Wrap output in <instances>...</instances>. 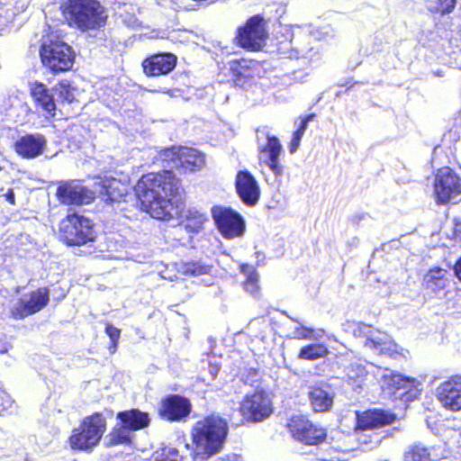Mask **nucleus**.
<instances>
[{
  "label": "nucleus",
  "mask_w": 461,
  "mask_h": 461,
  "mask_svg": "<svg viewBox=\"0 0 461 461\" xmlns=\"http://www.w3.org/2000/svg\"><path fill=\"white\" fill-rule=\"evenodd\" d=\"M179 182L171 171L149 173L143 176L134 186L135 194L140 202L141 209L151 217L169 221L171 219L194 220L202 224L205 215L195 209H184L178 199Z\"/></svg>",
  "instance_id": "f257e3e1"
},
{
  "label": "nucleus",
  "mask_w": 461,
  "mask_h": 461,
  "mask_svg": "<svg viewBox=\"0 0 461 461\" xmlns=\"http://www.w3.org/2000/svg\"><path fill=\"white\" fill-rule=\"evenodd\" d=\"M227 434V422L218 415H211L197 421L193 429L195 458L207 459L220 452Z\"/></svg>",
  "instance_id": "f03ea898"
},
{
  "label": "nucleus",
  "mask_w": 461,
  "mask_h": 461,
  "mask_svg": "<svg viewBox=\"0 0 461 461\" xmlns=\"http://www.w3.org/2000/svg\"><path fill=\"white\" fill-rule=\"evenodd\" d=\"M62 12L68 24L82 32L100 29L107 18L96 0H68L62 5Z\"/></svg>",
  "instance_id": "7ed1b4c3"
},
{
  "label": "nucleus",
  "mask_w": 461,
  "mask_h": 461,
  "mask_svg": "<svg viewBox=\"0 0 461 461\" xmlns=\"http://www.w3.org/2000/svg\"><path fill=\"white\" fill-rule=\"evenodd\" d=\"M345 332L363 339L364 347L377 355L394 357L396 345L390 337L371 325L361 321H348L343 324Z\"/></svg>",
  "instance_id": "20e7f679"
},
{
  "label": "nucleus",
  "mask_w": 461,
  "mask_h": 461,
  "mask_svg": "<svg viewBox=\"0 0 461 461\" xmlns=\"http://www.w3.org/2000/svg\"><path fill=\"white\" fill-rule=\"evenodd\" d=\"M106 418L100 412L86 417L72 430L69 444L73 449L88 451L95 447L106 430Z\"/></svg>",
  "instance_id": "39448f33"
},
{
  "label": "nucleus",
  "mask_w": 461,
  "mask_h": 461,
  "mask_svg": "<svg viewBox=\"0 0 461 461\" xmlns=\"http://www.w3.org/2000/svg\"><path fill=\"white\" fill-rule=\"evenodd\" d=\"M40 55L43 66L53 73L69 70L75 59V53L71 47L60 41H44Z\"/></svg>",
  "instance_id": "423d86ee"
},
{
  "label": "nucleus",
  "mask_w": 461,
  "mask_h": 461,
  "mask_svg": "<svg viewBox=\"0 0 461 461\" xmlns=\"http://www.w3.org/2000/svg\"><path fill=\"white\" fill-rule=\"evenodd\" d=\"M59 230L61 239L68 246H81L95 239L90 220L77 213L68 214L63 219Z\"/></svg>",
  "instance_id": "0eeeda50"
},
{
  "label": "nucleus",
  "mask_w": 461,
  "mask_h": 461,
  "mask_svg": "<svg viewBox=\"0 0 461 461\" xmlns=\"http://www.w3.org/2000/svg\"><path fill=\"white\" fill-rule=\"evenodd\" d=\"M434 195L438 203H456L461 195V179L447 167L439 168L435 176Z\"/></svg>",
  "instance_id": "6e6552de"
},
{
  "label": "nucleus",
  "mask_w": 461,
  "mask_h": 461,
  "mask_svg": "<svg viewBox=\"0 0 461 461\" xmlns=\"http://www.w3.org/2000/svg\"><path fill=\"white\" fill-rule=\"evenodd\" d=\"M159 157L164 161L173 163V167H181L185 171L194 172L201 169L204 163L203 153L193 148L172 147L162 150Z\"/></svg>",
  "instance_id": "1a4fd4ad"
},
{
  "label": "nucleus",
  "mask_w": 461,
  "mask_h": 461,
  "mask_svg": "<svg viewBox=\"0 0 461 461\" xmlns=\"http://www.w3.org/2000/svg\"><path fill=\"white\" fill-rule=\"evenodd\" d=\"M49 301V290L39 288L14 302L10 307V316L14 320H23L42 310Z\"/></svg>",
  "instance_id": "9d476101"
},
{
  "label": "nucleus",
  "mask_w": 461,
  "mask_h": 461,
  "mask_svg": "<svg viewBox=\"0 0 461 461\" xmlns=\"http://www.w3.org/2000/svg\"><path fill=\"white\" fill-rule=\"evenodd\" d=\"M212 215L221 234L226 239H233L243 235L245 222L243 218L230 208L215 206Z\"/></svg>",
  "instance_id": "9b49d317"
},
{
  "label": "nucleus",
  "mask_w": 461,
  "mask_h": 461,
  "mask_svg": "<svg viewBox=\"0 0 461 461\" xmlns=\"http://www.w3.org/2000/svg\"><path fill=\"white\" fill-rule=\"evenodd\" d=\"M287 427L293 437L309 446H315L316 447L326 438V432L322 428L313 425L310 420L303 416H293Z\"/></svg>",
  "instance_id": "f8f14e48"
},
{
  "label": "nucleus",
  "mask_w": 461,
  "mask_h": 461,
  "mask_svg": "<svg viewBox=\"0 0 461 461\" xmlns=\"http://www.w3.org/2000/svg\"><path fill=\"white\" fill-rule=\"evenodd\" d=\"M267 32L264 20L259 15H255L248 20L244 27L239 29L238 42L245 49L251 50H259L265 43Z\"/></svg>",
  "instance_id": "ddd939ff"
},
{
  "label": "nucleus",
  "mask_w": 461,
  "mask_h": 461,
  "mask_svg": "<svg viewBox=\"0 0 461 461\" xmlns=\"http://www.w3.org/2000/svg\"><path fill=\"white\" fill-rule=\"evenodd\" d=\"M240 412L248 420L261 421L272 413V403L265 392L246 395L240 404Z\"/></svg>",
  "instance_id": "4468645a"
},
{
  "label": "nucleus",
  "mask_w": 461,
  "mask_h": 461,
  "mask_svg": "<svg viewBox=\"0 0 461 461\" xmlns=\"http://www.w3.org/2000/svg\"><path fill=\"white\" fill-rule=\"evenodd\" d=\"M57 197L64 204H88L95 199V191L74 181L66 182L59 185Z\"/></svg>",
  "instance_id": "2eb2a0df"
},
{
  "label": "nucleus",
  "mask_w": 461,
  "mask_h": 461,
  "mask_svg": "<svg viewBox=\"0 0 461 461\" xmlns=\"http://www.w3.org/2000/svg\"><path fill=\"white\" fill-rule=\"evenodd\" d=\"M436 395L441 405L447 410H461V376H454L440 384Z\"/></svg>",
  "instance_id": "dca6fc26"
},
{
  "label": "nucleus",
  "mask_w": 461,
  "mask_h": 461,
  "mask_svg": "<svg viewBox=\"0 0 461 461\" xmlns=\"http://www.w3.org/2000/svg\"><path fill=\"white\" fill-rule=\"evenodd\" d=\"M95 194L99 192L106 203L120 202L127 194L129 185L127 180L117 179L113 176H104L95 183Z\"/></svg>",
  "instance_id": "f3484780"
},
{
  "label": "nucleus",
  "mask_w": 461,
  "mask_h": 461,
  "mask_svg": "<svg viewBox=\"0 0 461 461\" xmlns=\"http://www.w3.org/2000/svg\"><path fill=\"white\" fill-rule=\"evenodd\" d=\"M282 146L279 140L267 136V144L259 149L258 160L260 165L267 167L276 176L283 175V167L279 163Z\"/></svg>",
  "instance_id": "a211bd4d"
},
{
  "label": "nucleus",
  "mask_w": 461,
  "mask_h": 461,
  "mask_svg": "<svg viewBox=\"0 0 461 461\" xmlns=\"http://www.w3.org/2000/svg\"><path fill=\"white\" fill-rule=\"evenodd\" d=\"M46 145L47 140L42 134H26L15 141L14 149L22 158L30 159L41 156Z\"/></svg>",
  "instance_id": "6ab92c4d"
},
{
  "label": "nucleus",
  "mask_w": 461,
  "mask_h": 461,
  "mask_svg": "<svg viewBox=\"0 0 461 461\" xmlns=\"http://www.w3.org/2000/svg\"><path fill=\"white\" fill-rule=\"evenodd\" d=\"M176 57L171 53H158L145 59L142 62L144 73L149 77L167 75L176 65Z\"/></svg>",
  "instance_id": "aec40b11"
},
{
  "label": "nucleus",
  "mask_w": 461,
  "mask_h": 461,
  "mask_svg": "<svg viewBox=\"0 0 461 461\" xmlns=\"http://www.w3.org/2000/svg\"><path fill=\"white\" fill-rule=\"evenodd\" d=\"M236 189L239 196L248 205H255L260 196L259 185L248 171H240L236 176Z\"/></svg>",
  "instance_id": "412c9836"
},
{
  "label": "nucleus",
  "mask_w": 461,
  "mask_h": 461,
  "mask_svg": "<svg viewBox=\"0 0 461 461\" xmlns=\"http://www.w3.org/2000/svg\"><path fill=\"white\" fill-rule=\"evenodd\" d=\"M191 411L189 401L179 395H170L162 401L160 415L171 421L180 420Z\"/></svg>",
  "instance_id": "4be33fe9"
},
{
  "label": "nucleus",
  "mask_w": 461,
  "mask_h": 461,
  "mask_svg": "<svg viewBox=\"0 0 461 461\" xmlns=\"http://www.w3.org/2000/svg\"><path fill=\"white\" fill-rule=\"evenodd\" d=\"M338 439L335 442H328L325 439L315 448L316 458L321 461H343L342 455L348 452V448L342 439L345 436L339 432Z\"/></svg>",
  "instance_id": "5701e85b"
},
{
  "label": "nucleus",
  "mask_w": 461,
  "mask_h": 461,
  "mask_svg": "<svg viewBox=\"0 0 461 461\" xmlns=\"http://www.w3.org/2000/svg\"><path fill=\"white\" fill-rule=\"evenodd\" d=\"M375 375L382 383V387L388 389H408L414 386L416 379L410 376H404L399 373L393 372L389 368L377 369Z\"/></svg>",
  "instance_id": "b1692460"
},
{
  "label": "nucleus",
  "mask_w": 461,
  "mask_h": 461,
  "mask_svg": "<svg viewBox=\"0 0 461 461\" xmlns=\"http://www.w3.org/2000/svg\"><path fill=\"white\" fill-rule=\"evenodd\" d=\"M31 95L36 105L45 113V116H55L56 104L50 90L42 84L34 82L31 85Z\"/></svg>",
  "instance_id": "393cba45"
},
{
  "label": "nucleus",
  "mask_w": 461,
  "mask_h": 461,
  "mask_svg": "<svg viewBox=\"0 0 461 461\" xmlns=\"http://www.w3.org/2000/svg\"><path fill=\"white\" fill-rule=\"evenodd\" d=\"M116 418L119 421L133 434V431L144 429L149 426L150 419L147 412L140 411L138 409L120 411Z\"/></svg>",
  "instance_id": "a878e982"
},
{
  "label": "nucleus",
  "mask_w": 461,
  "mask_h": 461,
  "mask_svg": "<svg viewBox=\"0 0 461 461\" xmlns=\"http://www.w3.org/2000/svg\"><path fill=\"white\" fill-rule=\"evenodd\" d=\"M449 272L441 267H433L423 277V285L427 290L438 294L449 283Z\"/></svg>",
  "instance_id": "bb28decb"
},
{
  "label": "nucleus",
  "mask_w": 461,
  "mask_h": 461,
  "mask_svg": "<svg viewBox=\"0 0 461 461\" xmlns=\"http://www.w3.org/2000/svg\"><path fill=\"white\" fill-rule=\"evenodd\" d=\"M309 398L315 411H329L333 403V395L322 387H312L309 392Z\"/></svg>",
  "instance_id": "cd10ccee"
},
{
  "label": "nucleus",
  "mask_w": 461,
  "mask_h": 461,
  "mask_svg": "<svg viewBox=\"0 0 461 461\" xmlns=\"http://www.w3.org/2000/svg\"><path fill=\"white\" fill-rule=\"evenodd\" d=\"M133 434L119 421L104 438L106 447H114L118 445H129L131 442Z\"/></svg>",
  "instance_id": "c85d7f7f"
},
{
  "label": "nucleus",
  "mask_w": 461,
  "mask_h": 461,
  "mask_svg": "<svg viewBox=\"0 0 461 461\" xmlns=\"http://www.w3.org/2000/svg\"><path fill=\"white\" fill-rule=\"evenodd\" d=\"M272 330L270 320L265 317L255 318L248 325V332L250 337L262 342H266L272 334Z\"/></svg>",
  "instance_id": "c756f323"
},
{
  "label": "nucleus",
  "mask_w": 461,
  "mask_h": 461,
  "mask_svg": "<svg viewBox=\"0 0 461 461\" xmlns=\"http://www.w3.org/2000/svg\"><path fill=\"white\" fill-rule=\"evenodd\" d=\"M404 461H432L430 449L422 443L410 445L404 454Z\"/></svg>",
  "instance_id": "7c9ffc66"
},
{
  "label": "nucleus",
  "mask_w": 461,
  "mask_h": 461,
  "mask_svg": "<svg viewBox=\"0 0 461 461\" xmlns=\"http://www.w3.org/2000/svg\"><path fill=\"white\" fill-rule=\"evenodd\" d=\"M366 421L362 425L364 429H372L386 424H391L394 420V415L384 411H374L366 414Z\"/></svg>",
  "instance_id": "2f4dec72"
},
{
  "label": "nucleus",
  "mask_w": 461,
  "mask_h": 461,
  "mask_svg": "<svg viewBox=\"0 0 461 461\" xmlns=\"http://www.w3.org/2000/svg\"><path fill=\"white\" fill-rule=\"evenodd\" d=\"M329 350L324 344L316 343L303 347L298 354V357L303 360H316L325 357Z\"/></svg>",
  "instance_id": "473e14b6"
},
{
  "label": "nucleus",
  "mask_w": 461,
  "mask_h": 461,
  "mask_svg": "<svg viewBox=\"0 0 461 461\" xmlns=\"http://www.w3.org/2000/svg\"><path fill=\"white\" fill-rule=\"evenodd\" d=\"M241 273L246 276V281L244 282V289L252 294L257 296L259 290L258 285V274L256 272L254 267L249 265H242L240 267Z\"/></svg>",
  "instance_id": "72a5a7b5"
},
{
  "label": "nucleus",
  "mask_w": 461,
  "mask_h": 461,
  "mask_svg": "<svg viewBox=\"0 0 461 461\" xmlns=\"http://www.w3.org/2000/svg\"><path fill=\"white\" fill-rule=\"evenodd\" d=\"M335 30L330 24H324L313 30L310 27L303 32V38H313L316 41H328L335 36Z\"/></svg>",
  "instance_id": "f704fd0d"
},
{
  "label": "nucleus",
  "mask_w": 461,
  "mask_h": 461,
  "mask_svg": "<svg viewBox=\"0 0 461 461\" xmlns=\"http://www.w3.org/2000/svg\"><path fill=\"white\" fill-rule=\"evenodd\" d=\"M346 375L348 384L355 387H360L365 380L366 372L360 364H352L346 367Z\"/></svg>",
  "instance_id": "c9c22d12"
},
{
  "label": "nucleus",
  "mask_w": 461,
  "mask_h": 461,
  "mask_svg": "<svg viewBox=\"0 0 461 461\" xmlns=\"http://www.w3.org/2000/svg\"><path fill=\"white\" fill-rule=\"evenodd\" d=\"M456 6V0H426V7L431 13L446 14Z\"/></svg>",
  "instance_id": "e433bc0d"
},
{
  "label": "nucleus",
  "mask_w": 461,
  "mask_h": 461,
  "mask_svg": "<svg viewBox=\"0 0 461 461\" xmlns=\"http://www.w3.org/2000/svg\"><path fill=\"white\" fill-rule=\"evenodd\" d=\"M300 36H294L291 41V44L294 46V49L291 53H289L290 58H306L310 55V52L313 50V47L311 46L310 42H302Z\"/></svg>",
  "instance_id": "4c0bfd02"
},
{
  "label": "nucleus",
  "mask_w": 461,
  "mask_h": 461,
  "mask_svg": "<svg viewBox=\"0 0 461 461\" xmlns=\"http://www.w3.org/2000/svg\"><path fill=\"white\" fill-rule=\"evenodd\" d=\"M210 269L209 266L194 261L182 263L179 268L183 274L190 276H202L208 274Z\"/></svg>",
  "instance_id": "58836bf2"
},
{
  "label": "nucleus",
  "mask_w": 461,
  "mask_h": 461,
  "mask_svg": "<svg viewBox=\"0 0 461 461\" xmlns=\"http://www.w3.org/2000/svg\"><path fill=\"white\" fill-rule=\"evenodd\" d=\"M184 457L176 447H165L153 454L154 461H183Z\"/></svg>",
  "instance_id": "ea45409f"
},
{
  "label": "nucleus",
  "mask_w": 461,
  "mask_h": 461,
  "mask_svg": "<svg viewBox=\"0 0 461 461\" xmlns=\"http://www.w3.org/2000/svg\"><path fill=\"white\" fill-rule=\"evenodd\" d=\"M54 91L62 102L71 104L76 99V89L68 82L62 81L59 83L55 86Z\"/></svg>",
  "instance_id": "a19ab883"
},
{
  "label": "nucleus",
  "mask_w": 461,
  "mask_h": 461,
  "mask_svg": "<svg viewBox=\"0 0 461 461\" xmlns=\"http://www.w3.org/2000/svg\"><path fill=\"white\" fill-rule=\"evenodd\" d=\"M323 331L317 333L313 329L299 325L293 331L291 338L295 339H318Z\"/></svg>",
  "instance_id": "79ce46f5"
},
{
  "label": "nucleus",
  "mask_w": 461,
  "mask_h": 461,
  "mask_svg": "<svg viewBox=\"0 0 461 461\" xmlns=\"http://www.w3.org/2000/svg\"><path fill=\"white\" fill-rule=\"evenodd\" d=\"M105 332L109 336L112 342L110 348H113V351H114L120 338L121 330L112 324H107L105 327Z\"/></svg>",
  "instance_id": "37998d69"
},
{
  "label": "nucleus",
  "mask_w": 461,
  "mask_h": 461,
  "mask_svg": "<svg viewBox=\"0 0 461 461\" xmlns=\"http://www.w3.org/2000/svg\"><path fill=\"white\" fill-rule=\"evenodd\" d=\"M303 136V135L301 134V131H295L294 132L291 142H290V146H289V149H290L291 153H294L298 149Z\"/></svg>",
  "instance_id": "c03bdc74"
},
{
  "label": "nucleus",
  "mask_w": 461,
  "mask_h": 461,
  "mask_svg": "<svg viewBox=\"0 0 461 461\" xmlns=\"http://www.w3.org/2000/svg\"><path fill=\"white\" fill-rule=\"evenodd\" d=\"M314 118H315L314 113H311V114L307 115L306 117L303 118L301 120L300 125H299L298 129L296 130V131H301V134L303 135L308 127V123L310 122L313 121Z\"/></svg>",
  "instance_id": "a18cd8bd"
},
{
  "label": "nucleus",
  "mask_w": 461,
  "mask_h": 461,
  "mask_svg": "<svg viewBox=\"0 0 461 461\" xmlns=\"http://www.w3.org/2000/svg\"><path fill=\"white\" fill-rule=\"evenodd\" d=\"M3 400V408L1 411H13L14 402L10 398L9 395H4L2 397Z\"/></svg>",
  "instance_id": "49530a36"
},
{
  "label": "nucleus",
  "mask_w": 461,
  "mask_h": 461,
  "mask_svg": "<svg viewBox=\"0 0 461 461\" xmlns=\"http://www.w3.org/2000/svg\"><path fill=\"white\" fill-rule=\"evenodd\" d=\"M4 188H2L0 190V193H1V196L5 197V200L11 203V204H14L15 203V195H14V190L13 189H8L6 192H4Z\"/></svg>",
  "instance_id": "de8ad7c7"
},
{
  "label": "nucleus",
  "mask_w": 461,
  "mask_h": 461,
  "mask_svg": "<svg viewBox=\"0 0 461 461\" xmlns=\"http://www.w3.org/2000/svg\"><path fill=\"white\" fill-rule=\"evenodd\" d=\"M455 274L457 278L461 281V258L456 262L455 266Z\"/></svg>",
  "instance_id": "09e8293b"
},
{
  "label": "nucleus",
  "mask_w": 461,
  "mask_h": 461,
  "mask_svg": "<svg viewBox=\"0 0 461 461\" xmlns=\"http://www.w3.org/2000/svg\"><path fill=\"white\" fill-rule=\"evenodd\" d=\"M3 11H4V7H3L2 3L0 2V17L2 16Z\"/></svg>",
  "instance_id": "8fccbe9b"
}]
</instances>
